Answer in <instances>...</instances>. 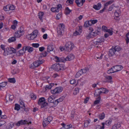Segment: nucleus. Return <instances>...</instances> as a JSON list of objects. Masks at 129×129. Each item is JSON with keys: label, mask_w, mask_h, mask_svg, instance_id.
I'll return each instance as SVG.
<instances>
[{"label": "nucleus", "mask_w": 129, "mask_h": 129, "mask_svg": "<svg viewBox=\"0 0 129 129\" xmlns=\"http://www.w3.org/2000/svg\"><path fill=\"white\" fill-rule=\"evenodd\" d=\"M90 122L88 120H85L84 122V127H87L89 124H90Z\"/></svg>", "instance_id": "29"}, {"label": "nucleus", "mask_w": 129, "mask_h": 129, "mask_svg": "<svg viewBox=\"0 0 129 129\" xmlns=\"http://www.w3.org/2000/svg\"><path fill=\"white\" fill-rule=\"evenodd\" d=\"M4 10L5 11H8L10 10L9 5H6L4 8Z\"/></svg>", "instance_id": "46"}, {"label": "nucleus", "mask_w": 129, "mask_h": 129, "mask_svg": "<svg viewBox=\"0 0 129 129\" xmlns=\"http://www.w3.org/2000/svg\"><path fill=\"white\" fill-rule=\"evenodd\" d=\"M100 89L101 90V91L102 93H107L108 92L107 90L103 88H101Z\"/></svg>", "instance_id": "28"}, {"label": "nucleus", "mask_w": 129, "mask_h": 129, "mask_svg": "<svg viewBox=\"0 0 129 129\" xmlns=\"http://www.w3.org/2000/svg\"><path fill=\"white\" fill-rule=\"evenodd\" d=\"M7 83V82H3L0 83V90H1V89L2 88H3L6 85Z\"/></svg>", "instance_id": "26"}, {"label": "nucleus", "mask_w": 129, "mask_h": 129, "mask_svg": "<svg viewBox=\"0 0 129 129\" xmlns=\"http://www.w3.org/2000/svg\"><path fill=\"white\" fill-rule=\"evenodd\" d=\"M101 7V4L100 3H98L97 5H94L93 8L96 10H99Z\"/></svg>", "instance_id": "23"}, {"label": "nucleus", "mask_w": 129, "mask_h": 129, "mask_svg": "<svg viewBox=\"0 0 129 129\" xmlns=\"http://www.w3.org/2000/svg\"><path fill=\"white\" fill-rule=\"evenodd\" d=\"M8 80L9 82L13 83H15L16 82V80L14 78H9L8 79Z\"/></svg>", "instance_id": "35"}, {"label": "nucleus", "mask_w": 129, "mask_h": 129, "mask_svg": "<svg viewBox=\"0 0 129 129\" xmlns=\"http://www.w3.org/2000/svg\"><path fill=\"white\" fill-rule=\"evenodd\" d=\"M62 90L63 88L62 87H56L54 89L51 90V91L52 93L55 94L60 93L62 91Z\"/></svg>", "instance_id": "7"}, {"label": "nucleus", "mask_w": 129, "mask_h": 129, "mask_svg": "<svg viewBox=\"0 0 129 129\" xmlns=\"http://www.w3.org/2000/svg\"><path fill=\"white\" fill-rule=\"evenodd\" d=\"M9 9L10 10H14L15 9V7L13 5H9Z\"/></svg>", "instance_id": "49"}, {"label": "nucleus", "mask_w": 129, "mask_h": 129, "mask_svg": "<svg viewBox=\"0 0 129 129\" xmlns=\"http://www.w3.org/2000/svg\"><path fill=\"white\" fill-rule=\"evenodd\" d=\"M61 13L60 12L58 13L56 15V19H59L61 17Z\"/></svg>", "instance_id": "51"}, {"label": "nucleus", "mask_w": 129, "mask_h": 129, "mask_svg": "<svg viewBox=\"0 0 129 129\" xmlns=\"http://www.w3.org/2000/svg\"><path fill=\"white\" fill-rule=\"evenodd\" d=\"M60 65L59 63L54 64L52 65L51 68L55 71H58L60 70Z\"/></svg>", "instance_id": "11"}, {"label": "nucleus", "mask_w": 129, "mask_h": 129, "mask_svg": "<svg viewBox=\"0 0 129 129\" xmlns=\"http://www.w3.org/2000/svg\"><path fill=\"white\" fill-rule=\"evenodd\" d=\"M11 51L10 50V48L7 47L5 48L3 53V55L6 56L11 54Z\"/></svg>", "instance_id": "15"}, {"label": "nucleus", "mask_w": 129, "mask_h": 129, "mask_svg": "<svg viewBox=\"0 0 129 129\" xmlns=\"http://www.w3.org/2000/svg\"><path fill=\"white\" fill-rule=\"evenodd\" d=\"M24 34V31L23 30H21L20 28L19 30H17V31L15 33V37L19 38L21 36L23 35Z\"/></svg>", "instance_id": "10"}, {"label": "nucleus", "mask_w": 129, "mask_h": 129, "mask_svg": "<svg viewBox=\"0 0 129 129\" xmlns=\"http://www.w3.org/2000/svg\"><path fill=\"white\" fill-rule=\"evenodd\" d=\"M105 82L112 83L113 81H112V78L111 76H105Z\"/></svg>", "instance_id": "12"}, {"label": "nucleus", "mask_w": 129, "mask_h": 129, "mask_svg": "<svg viewBox=\"0 0 129 129\" xmlns=\"http://www.w3.org/2000/svg\"><path fill=\"white\" fill-rule=\"evenodd\" d=\"M71 11L72 10L70 9L68 7H67L65 9V13L66 14V15H68L69 14Z\"/></svg>", "instance_id": "25"}, {"label": "nucleus", "mask_w": 129, "mask_h": 129, "mask_svg": "<svg viewBox=\"0 0 129 129\" xmlns=\"http://www.w3.org/2000/svg\"><path fill=\"white\" fill-rule=\"evenodd\" d=\"M20 104L22 106H22L23 107H25V105L24 104V103L21 100L19 101Z\"/></svg>", "instance_id": "60"}, {"label": "nucleus", "mask_w": 129, "mask_h": 129, "mask_svg": "<svg viewBox=\"0 0 129 129\" xmlns=\"http://www.w3.org/2000/svg\"><path fill=\"white\" fill-rule=\"evenodd\" d=\"M14 99L13 95H10L9 96V101H11Z\"/></svg>", "instance_id": "61"}, {"label": "nucleus", "mask_w": 129, "mask_h": 129, "mask_svg": "<svg viewBox=\"0 0 129 129\" xmlns=\"http://www.w3.org/2000/svg\"><path fill=\"white\" fill-rule=\"evenodd\" d=\"M54 101L53 99L51 96L49 97L48 98V101L49 103H52Z\"/></svg>", "instance_id": "45"}, {"label": "nucleus", "mask_w": 129, "mask_h": 129, "mask_svg": "<svg viewBox=\"0 0 129 129\" xmlns=\"http://www.w3.org/2000/svg\"><path fill=\"white\" fill-rule=\"evenodd\" d=\"M25 50H27L28 52L30 53L33 51L34 49L32 47L27 46L25 47Z\"/></svg>", "instance_id": "22"}, {"label": "nucleus", "mask_w": 129, "mask_h": 129, "mask_svg": "<svg viewBox=\"0 0 129 129\" xmlns=\"http://www.w3.org/2000/svg\"><path fill=\"white\" fill-rule=\"evenodd\" d=\"M74 56L72 54L68 55L65 58V62L68 61H71L74 59Z\"/></svg>", "instance_id": "14"}, {"label": "nucleus", "mask_w": 129, "mask_h": 129, "mask_svg": "<svg viewBox=\"0 0 129 129\" xmlns=\"http://www.w3.org/2000/svg\"><path fill=\"white\" fill-rule=\"evenodd\" d=\"M101 97L100 96L98 98H97L96 100L94 102V104H96L99 103L100 102V101L101 100Z\"/></svg>", "instance_id": "36"}, {"label": "nucleus", "mask_w": 129, "mask_h": 129, "mask_svg": "<svg viewBox=\"0 0 129 129\" xmlns=\"http://www.w3.org/2000/svg\"><path fill=\"white\" fill-rule=\"evenodd\" d=\"M16 38L15 36L10 38L8 39V42L10 43L14 42L16 40Z\"/></svg>", "instance_id": "27"}, {"label": "nucleus", "mask_w": 129, "mask_h": 129, "mask_svg": "<svg viewBox=\"0 0 129 129\" xmlns=\"http://www.w3.org/2000/svg\"><path fill=\"white\" fill-rule=\"evenodd\" d=\"M104 41V37H101L97 39L96 41L94 40V43L95 45H98Z\"/></svg>", "instance_id": "13"}, {"label": "nucleus", "mask_w": 129, "mask_h": 129, "mask_svg": "<svg viewBox=\"0 0 129 129\" xmlns=\"http://www.w3.org/2000/svg\"><path fill=\"white\" fill-rule=\"evenodd\" d=\"M103 54L101 53H99L98 54H96L95 55V57L97 58V59H102V57L103 56Z\"/></svg>", "instance_id": "24"}, {"label": "nucleus", "mask_w": 129, "mask_h": 129, "mask_svg": "<svg viewBox=\"0 0 129 129\" xmlns=\"http://www.w3.org/2000/svg\"><path fill=\"white\" fill-rule=\"evenodd\" d=\"M14 123H13V122H11L10 123H9L8 124V126H7V128L9 129H10L14 125H15Z\"/></svg>", "instance_id": "34"}, {"label": "nucleus", "mask_w": 129, "mask_h": 129, "mask_svg": "<svg viewBox=\"0 0 129 129\" xmlns=\"http://www.w3.org/2000/svg\"><path fill=\"white\" fill-rule=\"evenodd\" d=\"M79 91V88H76L74 90L73 93L74 95H76L77 93H78Z\"/></svg>", "instance_id": "43"}, {"label": "nucleus", "mask_w": 129, "mask_h": 129, "mask_svg": "<svg viewBox=\"0 0 129 129\" xmlns=\"http://www.w3.org/2000/svg\"><path fill=\"white\" fill-rule=\"evenodd\" d=\"M71 117L73 118L74 117L75 115H76V113L74 110H72L71 112Z\"/></svg>", "instance_id": "55"}, {"label": "nucleus", "mask_w": 129, "mask_h": 129, "mask_svg": "<svg viewBox=\"0 0 129 129\" xmlns=\"http://www.w3.org/2000/svg\"><path fill=\"white\" fill-rule=\"evenodd\" d=\"M55 85H56L57 84H55L54 83H51L50 84L47 85L45 87V88L46 90L47 89H50L51 88V87Z\"/></svg>", "instance_id": "18"}, {"label": "nucleus", "mask_w": 129, "mask_h": 129, "mask_svg": "<svg viewBox=\"0 0 129 129\" xmlns=\"http://www.w3.org/2000/svg\"><path fill=\"white\" fill-rule=\"evenodd\" d=\"M107 27L105 26H103L102 27V30L103 31L106 32L108 29Z\"/></svg>", "instance_id": "50"}, {"label": "nucleus", "mask_w": 129, "mask_h": 129, "mask_svg": "<svg viewBox=\"0 0 129 129\" xmlns=\"http://www.w3.org/2000/svg\"><path fill=\"white\" fill-rule=\"evenodd\" d=\"M46 119L49 123L53 119V118L51 116H48L47 118H46Z\"/></svg>", "instance_id": "41"}, {"label": "nucleus", "mask_w": 129, "mask_h": 129, "mask_svg": "<svg viewBox=\"0 0 129 129\" xmlns=\"http://www.w3.org/2000/svg\"><path fill=\"white\" fill-rule=\"evenodd\" d=\"M44 61L43 59L38 60L34 62L30 66V68L32 69H34L39 66Z\"/></svg>", "instance_id": "2"}, {"label": "nucleus", "mask_w": 129, "mask_h": 129, "mask_svg": "<svg viewBox=\"0 0 129 129\" xmlns=\"http://www.w3.org/2000/svg\"><path fill=\"white\" fill-rule=\"evenodd\" d=\"M92 34V36L93 37H95L97 35H99L100 34V32H98V33L95 31L93 32H91Z\"/></svg>", "instance_id": "38"}, {"label": "nucleus", "mask_w": 129, "mask_h": 129, "mask_svg": "<svg viewBox=\"0 0 129 129\" xmlns=\"http://www.w3.org/2000/svg\"><path fill=\"white\" fill-rule=\"evenodd\" d=\"M32 45L33 47L37 48L39 46V44L38 43H33Z\"/></svg>", "instance_id": "52"}, {"label": "nucleus", "mask_w": 129, "mask_h": 129, "mask_svg": "<svg viewBox=\"0 0 129 129\" xmlns=\"http://www.w3.org/2000/svg\"><path fill=\"white\" fill-rule=\"evenodd\" d=\"M20 109V105L17 104H16L15 105V107L14 109L15 110H16L17 111L19 110Z\"/></svg>", "instance_id": "39"}, {"label": "nucleus", "mask_w": 129, "mask_h": 129, "mask_svg": "<svg viewBox=\"0 0 129 129\" xmlns=\"http://www.w3.org/2000/svg\"><path fill=\"white\" fill-rule=\"evenodd\" d=\"M38 104L39 105L41 106V108H44L48 105V104L45 102V98L43 97L39 98Z\"/></svg>", "instance_id": "3"}, {"label": "nucleus", "mask_w": 129, "mask_h": 129, "mask_svg": "<svg viewBox=\"0 0 129 129\" xmlns=\"http://www.w3.org/2000/svg\"><path fill=\"white\" fill-rule=\"evenodd\" d=\"M72 126L71 124H69L67 125H66V126H65L66 129H69L70 128H71Z\"/></svg>", "instance_id": "59"}, {"label": "nucleus", "mask_w": 129, "mask_h": 129, "mask_svg": "<svg viewBox=\"0 0 129 129\" xmlns=\"http://www.w3.org/2000/svg\"><path fill=\"white\" fill-rule=\"evenodd\" d=\"M116 8H117V10L115 8L114 9L115 10V12L114 13L115 17L114 18L115 20H118L119 19V17L120 15L121 12L120 9L119 8V6H117Z\"/></svg>", "instance_id": "5"}, {"label": "nucleus", "mask_w": 129, "mask_h": 129, "mask_svg": "<svg viewBox=\"0 0 129 129\" xmlns=\"http://www.w3.org/2000/svg\"><path fill=\"white\" fill-rule=\"evenodd\" d=\"M54 49V46L52 45H48L47 48V51L49 52L51 51H53Z\"/></svg>", "instance_id": "21"}, {"label": "nucleus", "mask_w": 129, "mask_h": 129, "mask_svg": "<svg viewBox=\"0 0 129 129\" xmlns=\"http://www.w3.org/2000/svg\"><path fill=\"white\" fill-rule=\"evenodd\" d=\"M64 98V97L62 96L57 100L58 101V102L59 103V102H62L63 101Z\"/></svg>", "instance_id": "53"}, {"label": "nucleus", "mask_w": 129, "mask_h": 129, "mask_svg": "<svg viewBox=\"0 0 129 129\" xmlns=\"http://www.w3.org/2000/svg\"><path fill=\"white\" fill-rule=\"evenodd\" d=\"M91 22V23L92 24H92H94L97 23L98 22V20L96 19H95V20H90Z\"/></svg>", "instance_id": "56"}, {"label": "nucleus", "mask_w": 129, "mask_h": 129, "mask_svg": "<svg viewBox=\"0 0 129 129\" xmlns=\"http://www.w3.org/2000/svg\"><path fill=\"white\" fill-rule=\"evenodd\" d=\"M113 48L114 49H115V52L116 51H120L121 49V48L119 46H116Z\"/></svg>", "instance_id": "30"}, {"label": "nucleus", "mask_w": 129, "mask_h": 129, "mask_svg": "<svg viewBox=\"0 0 129 129\" xmlns=\"http://www.w3.org/2000/svg\"><path fill=\"white\" fill-rule=\"evenodd\" d=\"M74 0H67L66 2V5H67L73 4Z\"/></svg>", "instance_id": "31"}, {"label": "nucleus", "mask_w": 129, "mask_h": 129, "mask_svg": "<svg viewBox=\"0 0 129 129\" xmlns=\"http://www.w3.org/2000/svg\"><path fill=\"white\" fill-rule=\"evenodd\" d=\"M75 3L79 7L82 6L85 2V0H75Z\"/></svg>", "instance_id": "16"}, {"label": "nucleus", "mask_w": 129, "mask_h": 129, "mask_svg": "<svg viewBox=\"0 0 129 129\" xmlns=\"http://www.w3.org/2000/svg\"><path fill=\"white\" fill-rule=\"evenodd\" d=\"M60 70H63L65 69V67L62 64H60Z\"/></svg>", "instance_id": "57"}, {"label": "nucleus", "mask_w": 129, "mask_h": 129, "mask_svg": "<svg viewBox=\"0 0 129 129\" xmlns=\"http://www.w3.org/2000/svg\"><path fill=\"white\" fill-rule=\"evenodd\" d=\"M65 46L66 50L69 52H70L72 50L74 46V44L70 41L68 42Z\"/></svg>", "instance_id": "4"}, {"label": "nucleus", "mask_w": 129, "mask_h": 129, "mask_svg": "<svg viewBox=\"0 0 129 129\" xmlns=\"http://www.w3.org/2000/svg\"><path fill=\"white\" fill-rule=\"evenodd\" d=\"M44 15V13L43 12H41L39 13V18L41 20H42V17Z\"/></svg>", "instance_id": "37"}, {"label": "nucleus", "mask_w": 129, "mask_h": 129, "mask_svg": "<svg viewBox=\"0 0 129 129\" xmlns=\"http://www.w3.org/2000/svg\"><path fill=\"white\" fill-rule=\"evenodd\" d=\"M114 7L115 8H116V7L115 6H114V4H113L111 6L109 7L108 10L109 11H111L112 10V9L114 8Z\"/></svg>", "instance_id": "48"}, {"label": "nucleus", "mask_w": 129, "mask_h": 129, "mask_svg": "<svg viewBox=\"0 0 129 129\" xmlns=\"http://www.w3.org/2000/svg\"><path fill=\"white\" fill-rule=\"evenodd\" d=\"M91 32H90L88 35L86 36V38L88 39L91 38L92 37V34Z\"/></svg>", "instance_id": "62"}, {"label": "nucleus", "mask_w": 129, "mask_h": 129, "mask_svg": "<svg viewBox=\"0 0 129 129\" xmlns=\"http://www.w3.org/2000/svg\"><path fill=\"white\" fill-rule=\"evenodd\" d=\"M122 68V67L121 65L116 66L112 67V71H114V73L120 71Z\"/></svg>", "instance_id": "9"}, {"label": "nucleus", "mask_w": 129, "mask_h": 129, "mask_svg": "<svg viewBox=\"0 0 129 129\" xmlns=\"http://www.w3.org/2000/svg\"><path fill=\"white\" fill-rule=\"evenodd\" d=\"M106 32L108 33V34H109L110 35H112L113 34V31L110 29H108Z\"/></svg>", "instance_id": "47"}, {"label": "nucleus", "mask_w": 129, "mask_h": 129, "mask_svg": "<svg viewBox=\"0 0 129 129\" xmlns=\"http://www.w3.org/2000/svg\"><path fill=\"white\" fill-rule=\"evenodd\" d=\"M107 73L108 74H110V73H114V71H112V70L111 68V69L108 70Z\"/></svg>", "instance_id": "63"}, {"label": "nucleus", "mask_w": 129, "mask_h": 129, "mask_svg": "<svg viewBox=\"0 0 129 129\" xmlns=\"http://www.w3.org/2000/svg\"><path fill=\"white\" fill-rule=\"evenodd\" d=\"M38 33V31L37 30H35L33 33L29 35V39L30 40H34L37 37Z\"/></svg>", "instance_id": "8"}, {"label": "nucleus", "mask_w": 129, "mask_h": 129, "mask_svg": "<svg viewBox=\"0 0 129 129\" xmlns=\"http://www.w3.org/2000/svg\"><path fill=\"white\" fill-rule=\"evenodd\" d=\"M49 123L48 121H47L46 119H45L44 120L43 122V126L44 127H45Z\"/></svg>", "instance_id": "32"}, {"label": "nucleus", "mask_w": 129, "mask_h": 129, "mask_svg": "<svg viewBox=\"0 0 129 129\" xmlns=\"http://www.w3.org/2000/svg\"><path fill=\"white\" fill-rule=\"evenodd\" d=\"M112 121L111 119H109L106 121L105 124L107 125H109L111 124Z\"/></svg>", "instance_id": "33"}, {"label": "nucleus", "mask_w": 129, "mask_h": 129, "mask_svg": "<svg viewBox=\"0 0 129 129\" xmlns=\"http://www.w3.org/2000/svg\"><path fill=\"white\" fill-rule=\"evenodd\" d=\"M64 25L62 23H60L57 28V32L58 36H62L64 31Z\"/></svg>", "instance_id": "1"}, {"label": "nucleus", "mask_w": 129, "mask_h": 129, "mask_svg": "<svg viewBox=\"0 0 129 129\" xmlns=\"http://www.w3.org/2000/svg\"><path fill=\"white\" fill-rule=\"evenodd\" d=\"M109 52V55L110 56H111L114 54L115 51V49H114L113 47H112V48L110 49Z\"/></svg>", "instance_id": "19"}, {"label": "nucleus", "mask_w": 129, "mask_h": 129, "mask_svg": "<svg viewBox=\"0 0 129 129\" xmlns=\"http://www.w3.org/2000/svg\"><path fill=\"white\" fill-rule=\"evenodd\" d=\"M31 122L30 121H27L25 120H21L18 122L17 123H15V125L18 126H19L20 125H24L27 124L29 125L31 124Z\"/></svg>", "instance_id": "6"}, {"label": "nucleus", "mask_w": 129, "mask_h": 129, "mask_svg": "<svg viewBox=\"0 0 129 129\" xmlns=\"http://www.w3.org/2000/svg\"><path fill=\"white\" fill-rule=\"evenodd\" d=\"M17 50L16 48L15 49L12 47H10V50L11 51V54L13 53H16V50Z\"/></svg>", "instance_id": "40"}, {"label": "nucleus", "mask_w": 129, "mask_h": 129, "mask_svg": "<svg viewBox=\"0 0 129 129\" xmlns=\"http://www.w3.org/2000/svg\"><path fill=\"white\" fill-rule=\"evenodd\" d=\"M55 59L56 60V61L57 62H65V58L63 57H61L59 58L57 56L55 57Z\"/></svg>", "instance_id": "17"}, {"label": "nucleus", "mask_w": 129, "mask_h": 129, "mask_svg": "<svg viewBox=\"0 0 129 129\" xmlns=\"http://www.w3.org/2000/svg\"><path fill=\"white\" fill-rule=\"evenodd\" d=\"M60 49L61 50V51H63V50H65V51H67L66 50V47H65V46H64V47H60Z\"/></svg>", "instance_id": "64"}, {"label": "nucleus", "mask_w": 129, "mask_h": 129, "mask_svg": "<svg viewBox=\"0 0 129 129\" xmlns=\"http://www.w3.org/2000/svg\"><path fill=\"white\" fill-rule=\"evenodd\" d=\"M80 33L77 31H76L73 34V35L75 36H76L78 35H80Z\"/></svg>", "instance_id": "58"}, {"label": "nucleus", "mask_w": 129, "mask_h": 129, "mask_svg": "<svg viewBox=\"0 0 129 129\" xmlns=\"http://www.w3.org/2000/svg\"><path fill=\"white\" fill-rule=\"evenodd\" d=\"M126 43L128 44L129 42V32H128L126 35Z\"/></svg>", "instance_id": "44"}, {"label": "nucleus", "mask_w": 129, "mask_h": 129, "mask_svg": "<svg viewBox=\"0 0 129 129\" xmlns=\"http://www.w3.org/2000/svg\"><path fill=\"white\" fill-rule=\"evenodd\" d=\"M52 104H54L53 106H55L57 104H58V101L57 100H55L54 101H53V102H52Z\"/></svg>", "instance_id": "54"}, {"label": "nucleus", "mask_w": 129, "mask_h": 129, "mask_svg": "<svg viewBox=\"0 0 129 129\" xmlns=\"http://www.w3.org/2000/svg\"><path fill=\"white\" fill-rule=\"evenodd\" d=\"M99 117L100 120L103 119L105 117V114L104 113H102L99 116Z\"/></svg>", "instance_id": "42"}, {"label": "nucleus", "mask_w": 129, "mask_h": 129, "mask_svg": "<svg viewBox=\"0 0 129 129\" xmlns=\"http://www.w3.org/2000/svg\"><path fill=\"white\" fill-rule=\"evenodd\" d=\"M100 89H98L95 91L94 95L95 96H100V95L101 93V90H100Z\"/></svg>", "instance_id": "20"}]
</instances>
